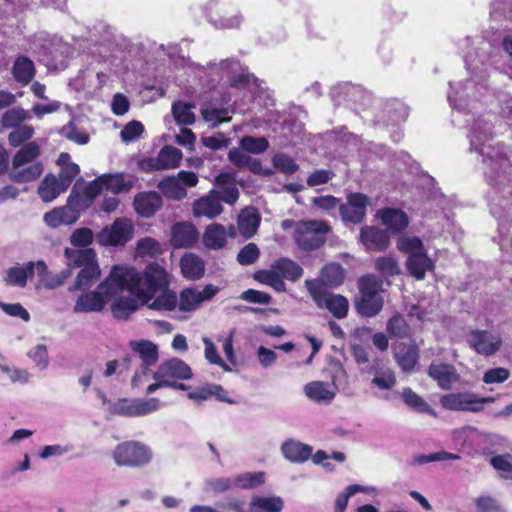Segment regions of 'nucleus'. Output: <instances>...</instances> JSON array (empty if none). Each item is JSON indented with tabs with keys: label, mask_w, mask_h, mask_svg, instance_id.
Wrapping results in <instances>:
<instances>
[{
	"label": "nucleus",
	"mask_w": 512,
	"mask_h": 512,
	"mask_svg": "<svg viewBox=\"0 0 512 512\" xmlns=\"http://www.w3.org/2000/svg\"><path fill=\"white\" fill-rule=\"evenodd\" d=\"M36 73L34 62L27 56H18L12 66L14 79L22 86L28 85Z\"/></svg>",
	"instance_id": "34"
},
{
	"label": "nucleus",
	"mask_w": 512,
	"mask_h": 512,
	"mask_svg": "<svg viewBox=\"0 0 512 512\" xmlns=\"http://www.w3.org/2000/svg\"><path fill=\"white\" fill-rule=\"evenodd\" d=\"M399 251L408 255V272L418 280L424 279L426 272L434 270V263L427 255L422 241L416 236L404 235L397 240Z\"/></svg>",
	"instance_id": "5"
},
{
	"label": "nucleus",
	"mask_w": 512,
	"mask_h": 512,
	"mask_svg": "<svg viewBox=\"0 0 512 512\" xmlns=\"http://www.w3.org/2000/svg\"><path fill=\"white\" fill-rule=\"evenodd\" d=\"M395 358L403 371H412L419 358L416 343L414 341L409 343H399L395 348Z\"/></svg>",
	"instance_id": "30"
},
{
	"label": "nucleus",
	"mask_w": 512,
	"mask_h": 512,
	"mask_svg": "<svg viewBox=\"0 0 512 512\" xmlns=\"http://www.w3.org/2000/svg\"><path fill=\"white\" fill-rule=\"evenodd\" d=\"M380 218L383 223L393 233L400 232L408 226L407 214L395 208H386L380 212Z\"/></svg>",
	"instance_id": "37"
},
{
	"label": "nucleus",
	"mask_w": 512,
	"mask_h": 512,
	"mask_svg": "<svg viewBox=\"0 0 512 512\" xmlns=\"http://www.w3.org/2000/svg\"><path fill=\"white\" fill-rule=\"evenodd\" d=\"M373 490H374V488H370V487H366V486H362V485H358V484L347 486L345 488V490L343 492H341L336 498L335 512H344V510L346 509V507L348 505V501H349L350 497L355 495L356 493H359V492L369 493Z\"/></svg>",
	"instance_id": "57"
},
{
	"label": "nucleus",
	"mask_w": 512,
	"mask_h": 512,
	"mask_svg": "<svg viewBox=\"0 0 512 512\" xmlns=\"http://www.w3.org/2000/svg\"><path fill=\"white\" fill-rule=\"evenodd\" d=\"M283 456L295 463L307 461L312 455V447L294 439L285 441L281 446Z\"/></svg>",
	"instance_id": "31"
},
{
	"label": "nucleus",
	"mask_w": 512,
	"mask_h": 512,
	"mask_svg": "<svg viewBox=\"0 0 512 512\" xmlns=\"http://www.w3.org/2000/svg\"><path fill=\"white\" fill-rule=\"evenodd\" d=\"M470 151L482 157L485 165V177L489 185L507 195L512 194L511 161L506 148L492 145V123L481 117L474 120L469 135Z\"/></svg>",
	"instance_id": "2"
},
{
	"label": "nucleus",
	"mask_w": 512,
	"mask_h": 512,
	"mask_svg": "<svg viewBox=\"0 0 512 512\" xmlns=\"http://www.w3.org/2000/svg\"><path fill=\"white\" fill-rule=\"evenodd\" d=\"M209 65L221 78L226 77L231 87L248 89L253 97H257L263 90L259 79L235 58L210 62Z\"/></svg>",
	"instance_id": "4"
},
{
	"label": "nucleus",
	"mask_w": 512,
	"mask_h": 512,
	"mask_svg": "<svg viewBox=\"0 0 512 512\" xmlns=\"http://www.w3.org/2000/svg\"><path fill=\"white\" fill-rule=\"evenodd\" d=\"M273 268L280 274L284 280L295 282L303 276V268L295 261L283 257L276 260L273 264Z\"/></svg>",
	"instance_id": "45"
},
{
	"label": "nucleus",
	"mask_w": 512,
	"mask_h": 512,
	"mask_svg": "<svg viewBox=\"0 0 512 512\" xmlns=\"http://www.w3.org/2000/svg\"><path fill=\"white\" fill-rule=\"evenodd\" d=\"M161 206L162 198L159 193L154 191L139 193L134 199L135 211L143 217L154 215Z\"/></svg>",
	"instance_id": "28"
},
{
	"label": "nucleus",
	"mask_w": 512,
	"mask_h": 512,
	"mask_svg": "<svg viewBox=\"0 0 512 512\" xmlns=\"http://www.w3.org/2000/svg\"><path fill=\"white\" fill-rule=\"evenodd\" d=\"M66 190L57 177L48 174L40 183L38 194L44 202H51Z\"/></svg>",
	"instance_id": "42"
},
{
	"label": "nucleus",
	"mask_w": 512,
	"mask_h": 512,
	"mask_svg": "<svg viewBox=\"0 0 512 512\" xmlns=\"http://www.w3.org/2000/svg\"><path fill=\"white\" fill-rule=\"evenodd\" d=\"M467 341L478 354L489 357L495 355L502 346L500 334L488 330H473L469 333Z\"/></svg>",
	"instance_id": "14"
},
{
	"label": "nucleus",
	"mask_w": 512,
	"mask_h": 512,
	"mask_svg": "<svg viewBox=\"0 0 512 512\" xmlns=\"http://www.w3.org/2000/svg\"><path fill=\"white\" fill-rule=\"evenodd\" d=\"M465 63L473 79L459 82L456 85L450 82V90L447 95L450 106L460 112H466L471 105V100H478L481 90L486 89L484 82L487 79L492 60L483 51L481 54L466 55Z\"/></svg>",
	"instance_id": "3"
},
{
	"label": "nucleus",
	"mask_w": 512,
	"mask_h": 512,
	"mask_svg": "<svg viewBox=\"0 0 512 512\" xmlns=\"http://www.w3.org/2000/svg\"><path fill=\"white\" fill-rule=\"evenodd\" d=\"M409 115V108L399 100H391L386 103L383 111V123L398 125L404 122Z\"/></svg>",
	"instance_id": "39"
},
{
	"label": "nucleus",
	"mask_w": 512,
	"mask_h": 512,
	"mask_svg": "<svg viewBox=\"0 0 512 512\" xmlns=\"http://www.w3.org/2000/svg\"><path fill=\"white\" fill-rule=\"evenodd\" d=\"M241 148L252 154H260L269 147V142L265 137L244 136L240 141Z\"/></svg>",
	"instance_id": "62"
},
{
	"label": "nucleus",
	"mask_w": 512,
	"mask_h": 512,
	"mask_svg": "<svg viewBox=\"0 0 512 512\" xmlns=\"http://www.w3.org/2000/svg\"><path fill=\"white\" fill-rule=\"evenodd\" d=\"M139 256L156 257L163 252L162 245L154 238L146 237L137 242L136 247Z\"/></svg>",
	"instance_id": "61"
},
{
	"label": "nucleus",
	"mask_w": 512,
	"mask_h": 512,
	"mask_svg": "<svg viewBox=\"0 0 512 512\" xmlns=\"http://www.w3.org/2000/svg\"><path fill=\"white\" fill-rule=\"evenodd\" d=\"M129 295L123 296L124 292L119 293L113 298L111 312L114 318L118 320H127L131 314L137 311L139 307V298L137 295L127 291Z\"/></svg>",
	"instance_id": "22"
},
{
	"label": "nucleus",
	"mask_w": 512,
	"mask_h": 512,
	"mask_svg": "<svg viewBox=\"0 0 512 512\" xmlns=\"http://www.w3.org/2000/svg\"><path fill=\"white\" fill-rule=\"evenodd\" d=\"M329 232L330 227L324 221H302L296 227L294 238L300 249L313 251L324 245Z\"/></svg>",
	"instance_id": "8"
},
{
	"label": "nucleus",
	"mask_w": 512,
	"mask_h": 512,
	"mask_svg": "<svg viewBox=\"0 0 512 512\" xmlns=\"http://www.w3.org/2000/svg\"><path fill=\"white\" fill-rule=\"evenodd\" d=\"M431 378L437 381L442 389H450L458 381L455 368L449 364H431L428 369Z\"/></svg>",
	"instance_id": "32"
},
{
	"label": "nucleus",
	"mask_w": 512,
	"mask_h": 512,
	"mask_svg": "<svg viewBox=\"0 0 512 512\" xmlns=\"http://www.w3.org/2000/svg\"><path fill=\"white\" fill-rule=\"evenodd\" d=\"M196 228L188 222H179L172 227L171 244L175 248H186L193 246L198 240Z\"/></svg>",
	"instance_id": "24"
},
{
	"label": "nucleus",
	"mask_w": 512,
	"mask_h": 512,
	"mask_svg": "<svg viewBox=\"0 0 512 512\" xmlns=\"http://www.w3.org/2000/svg\"><path fill=\"white\" fill-rule=\"evenodd\" d=\"M264 472H247L234 477L235 488L252 489L264 483Z\"/></svg>",
	"instance_id": "59"
},
{
	"label": "nucleus",
	"mask_w": 512,
	"mask_h": 512,
	"mask_svg": "<svg viewBox=\"0 0 512 512\" xmlns=\"http://www.w3.org/2000/svg\"><path fill=\"white\" fill-rule=\"evenodd\" d=\"M80 204L75 203L73 193L69 196L68 206L56 208L50 212L45 213V223L53 228L59 227L60 225H71L78 219V212L80 210Z\"/></svg>",
	"instance_id": "20"
},
{
	"label": "nucleus",
	"mask_w": 512,
	"mask_h": 512,
	"mask_svg": "<svg viewBox=\"0 0 512 512\" xmlns=\"http://www.w3.org/2000/svg\"><path fill=\"white\" fill-rule=\"evenodd\" d=\"M37 266V276L39 281L47 289H55L62 286L71 276L70 268L63 269L59 273H52L48 270L46 263L42 260L37 261Z\"/></svg>",
	"instance_id": "29"
},
{
	"label": "nucleus",
	"mask_w": 512,
	"mask_h": 512,
	"mask_svg": "<svg viewBox=\"0 0 512 512\" xmlns=\"http://www.w3.org/2000/svg\"><path fill=\"white\" fill-rule=\"evenodd\" d=\"M158 189L169 199L182 200L186 197V188L180 183L176 176H169L158 183Z\"/></svg>",
	"instance_id": "46"
},
{
	"label": "nucleus",
	"mask_w": 512,
	"mask_h": 512,
	"mask_svg": "<svg viewBox=\"0 0 512 512\" xmlns=\"http://www.w3.org/2000/svg\"><path fill=\"white\" fill-rule=\"evenodd\" d=\"M64 256L69 267L84 268L92 263L97 262L96 253L91 248H66L64 251Z\"/></svg>",
	"instance_id": "38"
},
{
	"label": "nucleus",
	"mask_w": 512,
	"mask_h": 512,
	"mask_svg": "<svg viewBox=\"0 0 512 512\" xmlns=\"http://www.w3.org/2000/svg\"><path fill=\"white\" fill-rule=\"evenodd\" d=\"M305 287L318 307L328 309L338 319L347 315L349 304L344 296L327 292L317 279L305 280Z\"/></svg>",
	"instance_id": "9"
},
{
	"label": "nucleus",
	"mask_w": 512,
	"mask_h": 512,
	"mask_svg": "<svg viewBox=\"0 0 512 512\" xmlns=\"http://www.w3.org/2000/svg\"><path fill=\"white\" fill-rule=\"evenodd\" d=\"M369 373L374 374L371 383L382 390H390L396 384L394 372L389 368L380 367V362L377 359L373 361Z\"/></svg>",
	"instance_id": "41"
},
{
	"label": "nucleus",
	"mask_w": 512,
	"mask_h": 512,
	"mask_svg": "<svg viewBox=\"0 0 512 512\" xmlns=\"http://www.w3.org/2000/svg\"><path fill=\"white\" fill-rule=\"evenodd\" d=\"M254 278L258 282L272 287L277 292L286 291V284L276 269L273 268V265H271L270 270L257 271Z\"/></svg>",
	"instance_id": "51"
},
{
	"label": "nucleus",
	"mask_w": 512,
	"mask_h": 512,
	"mask_svg": "<svg viewBox=\"0 0 512 512\" xmlns=\"http://www.w3.org/2000/svg\"><path fill=\"white\" fill-rule=\"evenodd\" d=\"M27 356L33 361L40 371L47 369L49 365V356L47 346L45 344H37L32 347L27 352Z\"/></svg>",
	"instance_id": "63"
},
{
	"label": "nucleus",
	"mask_w": 512,
	"mask_h": 512,
	"mask_svg": "<svg viewBox=\"0 0 512 512\" xmlns=\"http://www.w3.org/2000/svg\"><path fill=\"white\" fill-rule=\"evenodd\" d=\"M491 465L506 479H512V455H497L491 458Z\"/></svg>",
	"instance_id": "64"
},
{
	"label": "nucleus",
	"mask_w": 512,
	"mask_h": 512,
	"mask_svg": "<svg viewBox=\"0 0 512 512\" xmlns=\"http://www.w3.org/2000/svg\"><path fill=\"white\" fill-rule=\"evenodd\" d=\"M360 296L356 300V309L364 317H374L383 308L382 288L373 276H363L359 281Z\"/></svg>",
	"instance_id": "6"
},
{
	"label": "nucleus",
	"mask_w": 512,
	"mask_h": 512,
	"mask_svg": "<svg viewBox=\"0 0 512 512\" xmlns=\"http://www.w3.org/2000/svg\"><path fill=\"white\" fill-rule=\"evenodd\" d=\"M40 155V147L36 142H29L14 155L12 164L14 166L29 165L35 163Z\"/></svg>",
	"instance_id": "53"
},
{
	"label": "nucleus",
	"mask_w": 512,
	"mask_h": 512,
	"mask_svg": "<svg viewBox=\"0 0 512 512\" xmlns=\"http://www.w3.org/2000/svg\"><path fill=\"white\" fill-rule=\"evenodd\" d=\"M100 274L101 270L97 262L92 263L87 267L81 268L74 284L69 287V291L73 292L91 287L93 283L99 278Z\"/></svg>",
	"instance_id": "44"
},
{
	"label": "nucleus",
	"mask_w": 512,
	"mask_h": 512,
	"mask_svg": "<svg viewBox=\"0 0 512 512\" xmlns=\"http://www.w3.org/2000/svg\"><path fill=\"white\" fill-rule=\"evenodd\" d=\"M104 191L101 177L91 181L83 190L82 196H74L75 203H79L80 209L88 206L100 193Z\"/></svg>",
	"instance_id": "54"
},
{
	"label": "nucleus",
	"mask_w": 512,
	"mask_h": 512,
	"mask_svg": "<svg viewBox=\"0 0 512 512\" xmlns=\"http://www.w3.org/2000/svg\"><path fill=\"white\" fill-rule=\"evenodd\" d=\"M219 192L220 202H226L233 204L239 197V191L236 185L233 183L232 178L229 174H219L215 179Z\"/></svg>",
	"instance_id": "43"
},
{
	"label": "nucleus",
	"mask_w": 512,
	"mask_h": 512,
	"mask_svg": "<svg viewBox=\"0 0 512 512\" xmlns=\"http://www.w3.org/2000/svg\"><path fill=\"white\" fill-rule=\"evenodd\" d=\"M284 502L278 496H257L250 504L249 512H281Z\"/></svg>",
	"instance_id": "47"
},
{
	"label": "nucleus",
	"mask_w": 512,
	"mask_h": 512,
	"mask_svg": "<svg viewBox=\"0 0 512 512\" xmlns=\"http://www.w3.org/2000/svg\"><path fill=\"white\" fill-rule=\"evenodd\" d=\"M194 105L185 102H175L172 105V113L175 121L179 125H191L195 121V115L192 111Z\"/></svg>",
	"instance_id": "56"
},
{
	"label": "nucleus",
	"mask_w": 512,
	"mask_h": 512,
	"mask_svg": "<svg viewBox=\"0 0 512 512\" xmlns=\"http://www.w3.org/2000/svg\"><path fill=\"white\" fill-rule=\"evenodd\" d=\"M134 355L126 356L123 359L125 368H129L135 357L145 366H154L158 361V347L148 340H132L129 343Z\"/></svg>",
	"instance_id": "19"
},
{
	"label": "nucleus",
	"mask_w": 512,
	"mask_h": 512,
	"mask_svg": "<svg viewBox=\"0 0 512 512\" xmlns=\"http://www.w3.org/2000/svg\"><path fill=\"white\" fill-rule=\"evenodd\" d=\"M38 273V266L36 262H28L25 265H15L9 268L6 272L4 281L7 285L25 287L29 278Z\"/></svg>",
	"instance_id": "27"
},
{
	"label": "nucleus",
	"mask_w": 512,
	"mask_h": 512,
	"mask_svg": "<svg viewBox=\"0 0 512 512\" xmlns=\"http://www.w3.org/2000/svg\"><path fill=\"white\" fill-rule=\"evenodd\" d=\"M194 214L198 217L205 216L213 219L223 211L219 198V192L213 189L207 196L196 200L193 205Z\"/></svg>",
	"instance_id": "23"
},
{
	"label": "nucleus",
	"mask_w": 512,
	"mask_h": 512,
	"mask_svg": "<svg viewBox=\"0 0 512 512\" xmlns=\"http://www.w3.org/2000/svg\"><path fill=\"white\" fill-rule=\"evenodd\" d=\"M218 292L219 288L212 284L205 285L202 290L195 287L186 288L178 297L179 309L183 312L194 311L203 302L211 300Z\"/></svg>",
	"instance_id": "15"
},
{
	"label": "nucleus",
	"mask_w": 512,
	"mask_h": 512,
	"mask_svg": "<svg viewBox=\"0 0 512 512\" xmlns=\"http://www.w3.org/2000/svg\"><path fill=\"white\" fill-rule=\"evenodd\" d=\"M369 198L362 193H351L347 196V202L339 205V212L345 223L359 224L366 215Z\"/></svg>",
	"instance_id": "16"
},
{
	"label": "nucleus",
	"mask_w": 512,
	"mask_h": 512,
	"mask_svg": "<svg viewBox=\"0 0 512 512\" xmlns=\"http://www.w3.org/2000/svg\"><path fill=\"white\" fill-rule=\"evenodd\" d=\"M360 239L369 251H383L390 243L387 233L373 226H366L361 229Z\"/></svg>",
	"instance_id": "25"
},
{
	"label": "nucleus",
	"mask_w": 512,
	"mask_h": 512,
	"mask_svg": "<svg viewBox=\"0 0 512 512\" xmlns=\"http://www.w3.org/2000/svg\"><path fill=\"white\" fill-rule=\"evenodd\" d=\"M43 172L41 162H35L29 165L14 166L12 164L9 170V178L16 183H27L36 180Z\"/></svg>",
	"instance_id": "36"
},
{
	"label": "nucleus",
	"mask_w": 512,
	"mask_h": 512,
	"mask_svg": "<svg viewBox=\"0 0 512 512\" xmlns=\"http://www.w3.org/2000/svg\"><path fill=\"white\" fill-rule=\"evenodd\" d=\"M156 377L173 382L192 378V370L183 360L172 358L161 363L156 370Z\"/></svg>",
	"instance_id": "21"
},
{
	"label": "nucleus",
	"mask_w": 512,
	"mask_h": 512,
	"mask_svg": "<svg viewBox=\"0 0 512 512\" xmlns=\"http://www.w3.org/2000/svg\"><path fill=\"white\" fill-rule=\"evenodd\" d=\"M493 401L492 397L480 398L470 392L449 393L440 398V403L445 409L469 412H479L483 410L484 404Z\"/></svg>",
	"instance_id": "12"
},
{
	"label": "nucleus",
	"mask_w": 512,
	"mask_h": 512,
	"mask_svg": "<svg viewBox=\"0 0 512 512\" xmlns=\"http://www.w3.org/2000/svg\"><path fill=\"white\" fill-rule=\"evenodd\" d=\"M272 163L277 171L287 175L294 174L299 169L295 160L285 153H276L272 158Z\"/></svg>",
	"instance_id": "60"
},
{
	"label": "nucleus",
	"mask_w": 512,
	"mask_h": 512,
	"mask_svg": "<svg viewBox=\"0 0 512 512\" xmlns=\"http://www.w3.org/2000/svg\"><path fill=\"white\" fill-rule=\"evenodd\" d=\"M180 268L186 279L197 280L204 275L205 263L200 256L194 253H185L180 260Z\"/></svg>",
	"instance_id": "33"
},
{
	"label": "nucleus",
	"mask_w": 512,
	"mask_h": 512,
	"mask_svg": "<svg viewBox=\"0 0 512 512\" xmlns=\"http://www.w3.org/2000/svg\"><path fill=\"white\" fill-rule=\"evenodd\" d=\"M304 392L310 400L317 403L329 404L335 398V392L329 388V384L321 381L306 384Z\"/></svg>",
	"instance_id": "40"
},
{
	"label": "nucleus",
	"mask_w": 512,
	"mask_h": 512,
	"mask_svg": "<svg viewBox=\"0 0 512 512\" xmlns=\"http://www.w3.org/2000/svg\"><path fill=\"white\" fill-rule=\"evenodd\" d=\"M161 403L157 398H120L110 404V413L123 417H141L160 409Z\"/></svg>",
	"instance_id": "11"
},
{
	"label": "nucleus",
	"mask_w": 512,
	"mask_h": 512,
	"mask_svg": "<svg viewBox=\"0 0 512 512\" xmlns=\"http://www.w3.org/2000/svg\"><path fill=\"white\" fill-rule=\"evenodd\" d=\"M226 230L220 224H212L206 228L203 242L210 249H221L226 244Z\"/></svg>",
	"instance_id": "48"
},
{
	"label": "nucleus",
	"mask_w": 512,
	"mask_h": 512,
	"mask_svg": "<svg viewBox=\"0 0 512 512\" xmlns=\"http://www.w3.org/2000/svg\"><path fill=\"white\" fill-rule=\"evenodd\" d=\"M112 456L116 465L135 468L149 464L153 452L140 441H125L115 447Z\"/></svg>",
	"instance_id": "7"
},
{
	"label": "nucleus",
	"mask_w": 512,
	"mask_h": 512,
	"mask_svg": "<svg viewBox=\"0 0 512 512\" xmlns=\"http://www.w3.org/2000/svg\"><path fill=\"white\" fill-rule=\"evenodd\" d=\"M31 119L30 112L22 107H15L5 111L1 117L4 129H11L21 125L25 120Z\"/></svg>",
	"instance_id": "52"
},
{
	"label": "nucleus",
	"mask_w": 512,
	"mask_h": 512,
	"mask_svg": "<svg viewBox=\"0 0 512 512\" xmlns=\"http://www.w3.org/2000/svg\"><path fill=\"white\" fill-rule=\"evenodd\" d=\"M260 221V215L255 208L243 209L237 221L240 234L245 238H251L257 232Z\"/></svg>",
	"instance_id": "35"
},
{
	"label": "nucleus",
	"mask_w": 512,
	"mask_h": 512,
	"mask_svg": "<svg viewBox=\"0 0 512 512\" xmlns=\"http://www.w3.org/2000/svg\"><path fill=\"white\" fill-rule=\"evenodd\" d=\"M229 161L238 168L249 167L251 171L256 172L260 167L258 160H252V158L245 152L233 148L228 153Z\"/></svg>",
	"instance_id": "58"
},
{
	"label": "nucleus",
	"mask_w": 512,
	"mask_h": 512,
	"mask_svg": "<svg viewBox=\"0 0 512 512\" xmlns=\"http://www.w3.org/2000/svg\"><path fill=\"white\" fill-rule=\"evenodd\" d=\"M134 227L131 220L117 218L110 227H105L97 235V241L102 246L125 245L133 237Z\"/></svg>",
	"instance_id": "13"
},
{
	"label": "nucleus",
	"mask_w": 512,
	"mask_h": 512,
	"mask_svg": "<svg viewBox=\"0 0 512 512\" xmlns=\"http://www.w3.org/2000/svg\"><path fill=\"white\" fill-rule=\"evenodd\" d=\"M344 270L340 264L330 263L321 271L320 280L317 279L325 288L326 286L336 287L343 282Z\"/></svg>",
	"instance_id": "49"
},
{
	"label": "nucleus",
	"mask_w": 512,
	"mask_h": 512,
	"mask_svg": "<svg viewBox=\"0 0 512 512\" xmlns=\"http://www.w3.org/2000/svg\"><path fill=\"white\" fill-rule=\"evenodd\" d=\"M205 18L216 29H238L244 21L239 11H232L228 3L209 0L203 8Z\"/></svg>",
	"instance_id": "10"
},
{
	"label": "nucleus",
	"mask_w": 512,
	"mask_h": 512,
	"mask_svg": "<svg viewBox=\"0 0 512 512\" xmlns=\"http://www.w3.org/2000/svg\"><path fill=\"white\" fill-rule=\"evenodd\" d=\"M104 190L112 192L114 195L123 191H128L132 187L130 181H125L122 174H108L100 176Z\"/></svg>",
	"instance_id": "55"
},
{
	"label": "nucleus",
	"mask_w": 512,
	"mask_h": 512,
	"mask_svg": "<svg viewBox=\"0 0 512 512\" xmlns=\"http://www.w3.org/2000/svg\"><path fill=\"white\" fill-rule=\"evenodd\" d=\"M167 284L166 274L157 263L146 266L143 272L126 265H115L96 290L82 293L76 299L75 313H98L116 295L129 291L143 300L151 299L156 288Z\"/></svg>",
	"instance_id": "1"
},
{
	"label": "nucleus",
	"mask_w": 512,
	"mask_h": 512,
	"mask_svg": "<svg viewBox=\"0 0 512 512\" xmlns=\"http://www.w3.org/2000/svg\"><path fill=\"white\" fill-rule=\"evenodd\" d=\"M401 397L404 403L411 409L421 413L435 415L434 410L431 408V406L421 396L416 394L411 388H404L402 390Z\"/></svg>",
	"instance_id": "50"
},
{
	"label": "nucleus",
	"mask_w": 512,
	"mask_h": 512,
	"mask_svg": "<svg viewBox=\"0 0 512 512\" xmlns=\"http://www.w3.org/2000/svg\"><path fill=\"white\" fill-rule=\"evenodd\" d=\"M182 156L181 150L166 145L159 151L155 158L150 159L149 165L154 170L173 169L179 166Z\"/></svg>",
	"instance_id": "26"
},
{
	"label": "nucleus",
	"mask_w": 512,
	"mask_h": 512,
	"mask_svg": "<svg viewBox=\"0 0 512 512\" xmlns=\"http://www.w3.org/2000/svg\"><path fill=\"white\" fill-rule=\"evenodd\" d=\"M44 41L43 55L46 56V65L49 68L64 69L71 52L69 45L56 37Z\"/></svg>",
	"instance_id": "18"
},
{
	"label": "nucleus",
	"mask_w": 512,
	"mask_h": 512,
	"mask_svg": "<svg viewBox=\"0 0 512 512\" xmlns=\"http://www.w3.org/2000/svg\"><path fill=\"white\" fill-rule=\"evenodd\" d=\"M160 267L166 274L167 284L156 288L151 299L147 301L140 297L138 298L140 302L143 305H147L149 309L156 311H172L178 306V296L174 291L167 289L169 285V274L162 266Z\"/></svg>",
	"instance_id": "17"
}]
</instances>
